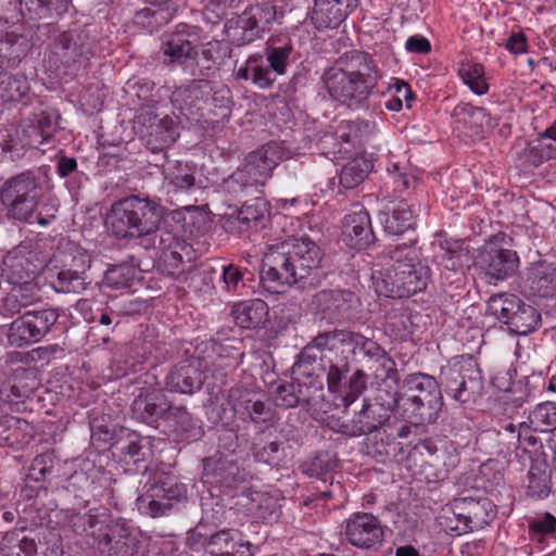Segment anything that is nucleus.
Here are the masks:
<instances>
[{
	"label": "nucleus",
	"instance_id": "a18cd8bd",
	"mask_svg": "<svg viewBox=\"0 0 556 556\" xmlns=\"http://www.w3.org/2000/svg\"><path fill=\"white\" fill-rule=\"evenodd\" d=\"M148 7L136 12L135 22L149 33L156 31L172 21L176 13L173 0H147Z\"/></svg>",
	"mask_w": 556,
	"mask_h": 556
},
{
	"label": "nucleus",
	"instance_id": "bb28decb",
	"mask_svg": "<svg viewBox=\"0 0 556 556\" xmlns=\"http://www.w3.org/2000/svg\"><path fill=\"white\" fill-rule=\"evenodd\" d=\"M317 314L332 324L350 323L357 317L361 301L350 290H321L314 298Z\"/></svg>",
	"mask_w": 556,
	"mask_h": 556
},
{
	"label": "nucleus",
	"instance_id": "680f3d73",
	"mask_svg": "<svg viewBox=\"0 0 556 556\" xmlns=\"http://www.w3.org/2000/svg\"><path fill=\"white\" fill-rule=\"evenodd\" d=\"M519 309L509 321V329L519 336H527L534 331L541 323V314L532 305L521 301Z\"/></svg>",
	"mask_w": 556,
	"mask_h": 556
},
{
	"label": "nucleus",
	"instance_id": "603ef678",
	"mask_svg": "<svg viewBox=\"0 0 556 556\" xmlns=\"http://www.w3.org/2000/svg\"><path fill=\"white\" fill-rule=\"evenodd\" d=\"M167 428L180 432L181 440L186 442L198 441L203 435L201 420L193 417L182 405H175Z\"/></svg>",
	"mask_w": 556,
	"mask_h": 556
},
{
	"label": "nucleus",
	"instance_id": "13d9d810",
	"mask_svg": "<svg viewBox=\"0 0 556 556\" xmlns=\"http://www.w3.org/2000/svg\"><path fill=\"white\" fill-rule=\"evenodd\" d=\"M138 265L139 263L134 256H131V263L123 262L112 265L104 273L103 285L116 290L130 288L137 278Z\"/></svg>",
	"mask_w": 556,
	"mask_h": 556
},
{
	"label": "nucleus",
	"instance_id": "4be33fe9",
	"mask_svg": "<svg viewBox=\"0 0 556 556\" xmlns=\"http://www.w3.org/2000/svg\"><path fill=\"white\" fill-rule=\"evenodd\" d=\"M146 248L159 250L157 267L163 275L172 278L185 273V262H190L193 254L192 247L185 239L166 230L155 232Z\"/></svg>",
	"mask_w": 556,
	"mask_h": 556
},
{
	"label": "nucleus",
	"instance_id": "c756f323",
	"mask_svg": "<svg viewBox=\"0 0 556 556\" xmlns=\"http://www.w3.org/2000/svg\"><path fill=\"white\" fill-rule=\"evenodd\" d=\"M346 541L361 549L378 551L384 541L381 521L368 513H355L344 526Z\"/></svg>",
	"mask_w": 556,
	"mask_h": 556
},
{
	"label": "nucleus",
	"instance_id": "2f4dec72",
	"mask_svg": "<svg viewBox=\"0 0 556 556\" xmlns=\"http://www.w3.org/2000/svg\"><path fill=\"white\" fill-rule=\"evenodd\" d=\"M211 92V81L192 79L176 87L170 94V103L179 115L187 119H199L204 110V98Z\"/></svg>",
	"mask_w": 556,
	"mask_h": 556
},
{
	"label": "nucleus",
	"instance_id": "4d7b16f0",
	"mask_svg": "<svg viewBox=\"0 0 556 556\" xmlns=\"http://www.w3.org/2000/svg\"><path fill=\"white\" fill-rule=\"evenodd\" d=\"M194 166L176 162L174 167L164 170L168 192L186 193L195 187Z\"/></svg>",
	"mask_w": 556,
	"mask_h": 556
},
{
	"label": "nucleus",
	"instance_id": "412c9836",
	"mask_svg": "<svg viewBox=\"0 0 556 556\" xmlns=\"http://www.w3.org/2000/svg\"><path fill=\"white\" fill-rule=\"evenodd\" d=\"M187 497V489L176 477L162 472L154 482L137 498L138 509L152 518L168 515L174 504Z\"/></svg>",
	"mask_w": 556,
	"mask_h": 556
},
{
	"label": "nucleus",
	"instance_id": "09e8293b",
	"mask_svg": "<svg viewBox=\"0 0 556 556\" xmlns=\"http://www.w3.org/2000/svg\"><path fill=\"white\" fill-rule=\"evenodd\" d=\"M269 307L261 299L242 301L233 305L231 314L236 324L243 329H257L267 321Z\"/></svg>",
	"mask_w": 556,
	"mask_h": 556
},
{
	"label": "nucleus",
	"instance_id": "79ce46f5",
	"mask_svg": "<svg viewBox=\"0 0 556 556\" xmlns=\"http://www.w3.org/2000/svg\"><path fill=\"white\" fill-rule=\"evenodd\" d=\"M12 28L8 20L0 18V68L17 65L31 48L29 40Z\"/></svg>",
	"mask_w": 556,
	"mask_h": 556
},
{
	"label": "nucleus",
	"instance_id": "aec40b11",
	"mask_svg": "<svg viewBox=\"0 0 556 556\" xmlns=\"http://www.w3.org/2000/svg\"><path fill=\"white\" fill-rule=\"evenodd\" d=\"M439 383L448 397L462 405L473 403L483 388L481 372L471 362L441 367Z\"/></svg>",
	"mask_w": 556,
	"mask_h": 556
},
{
	"label": "nucleus",
	"instance_id": "20e7f679",
	"mask_svg": "<svg viewBox=\"0 0 556 556\" xmlns=\"http://www.w3.org/2000/svg\"><path fill=\"white\" fill-rule=\"evenodd\" d=\"M416 240L390 247L388 254L393 264L372 274L378 295L403 299L426 290L431 279V268L420 258Z\"/></svg>",
	"mask_w": 556,
	"mask_h": 556
},
{
	"label": "nucleus",
	"instance_id": "8fccbe9b",
	"mask_svg": "<svg viewBox=\"0 0 556 556\" xmlns=\"http://www.w3.org/2000/svg\"><path fill=\"white\" fill-rule=\"evenodd\" d=\"M130 353L138 364L151 362V367H155L163 356V349L160 345L154 329H146L136 336L130 342Z\"/></svg>",
	"mask_w": 556,
	"mask_h": 556
},
{
	"label": "nucleus",
	"instance_id": "052dcab7",
	"mask_svg": "<svg viewBox=\"0 0 556 556\" xmlns=\"http://www.w3.org/2000/svg\"><path fill=\"white\" fill-rule=\"evenodd\" d=\"M86 276H81L75 270L61 267L50 276V286L59 293H80L86 289Z\"/></svg>",
	"mask_w": 556,
	"mask_h": 556
},
{
	"label": "nucleus",
	"instance_id": "72a5a7b5",
	"mask_svg": "<svg viewBox=\"0 0 556 556\" xmlns=\"http://www.w3.org/2000/svg\"><path fill=\"white\" fill-rule=\"evenodd\" d=\"M471 261L470 248L466 239L445 238L440 240L433 255L434 264L443 271L453 273L460 281Z\"/></svg>",
	"mask_w": 556,
	"mask_h": 556
},
{
	"label": "nucleus",
	"instance_id": "de8ad7c7",
	"mask_svg": "<svg viewBox=\"0 0 556 556\" xmlns=\"http://www.w3.org/2000/svg\"><path fill=\"white\" fill-rule=\"evenodd\" d=\"M72 0H18V10L26 21L60 17L67 12Z\"/></svg>",
	"mask_w": 556,
	"mask_h": 556
},
{
	"label": "nucleus",
	"instance_id": "1a4fd4ad",
	"mask_svg": "<svg viewBox=\"0 0 556 556\" xmlns=\"http://www.w3.org/2000/svg\"><path fill=\"white\" fill-rule=\"evenodd\" d=\"M295 60L292 39L288 35H273L262 52L248 56L247 61L235 71L237 80L251 81L260 89L273 87L279 76L287 74Z\"/></svg>",
	"mask_w": 556,
	"mask_h": 556
},
{
	"label": "nucleus",
	"instance_id": "49530a36",
	"mask_svg": "<svg viewBox=\"0 0 556 556\" xmlns=\"http://www.w3.org/2000/svg\"><path fill=\"white\" fill-rule=\"evenodd\" d=\"M376 132L377 124L374 121L356 118L343 121L338 128L337 135L342 142L350 144L358 153H362Z\"/></svg>",
	"mask_w": 556,
	"mask_h": 556
},
{
	"label": "nucleus",
	"instance_id": "bf43d9fd",
	"mask_svg": "<svg viewBox=\"0 0 556 556\" xmlns=\"http://www.w3.org/2000/svg\"><path fill=\"white\" fill-rule=\"evenodd\" d=\"M220 278L227 292L241 294L248 283L253 281V274L247 267L229 263L222 266Z\"/></svg>",
	"mask_w": 556,
	"mask_h": 556
},
{
	"label": "nucleus",
	"instance_id": "39448f33",
	"mask_svg": "<svg viewBox=\"0 0 556 556\" xmlns=\"http://www.w3.org/2000/svg\"><path fill=\"white\" fill-rule=\"evenodd\" d=\"M70 526L77 535L92 539L97 556H137L142 548V532L124 519L108 514L75 513Z\"/></svg>",
	"mask_w": 556,
	"mask_h": 556
},
{
	"label": "nucleus",
	"instance_id": "864d4df0",
	"mask_svg": "<svg viewBox=\"0 0 556 556\" xmlns=\"http://www.w3.org/2000/svg\"><path fill=\"white\" fill-rule=\"evenodd\" d=\"M222 190L229 200L241 202L244 198L262 192L255 179H252L241 167H238L231 175L222 182Z\"/></svg>",
	"mask_w": 556,
	"mask_h": 556
},
{
	"label": "nucleus",
	"instance_id": "c85d7f7f",
	"mask_svg": "<svg viewBox=\"0 0 556 556\" xmlns=\"http://www.w3.org/2000/svg\"><path fill=\"white\" fill-rule=\"evenodd\" d=\"M289 156L290 151L282 142L270 141L249 152L240 167L255 179L260 188H263L265 181L271 177L273 170Z\"/></svg>",
	"mask_w": 556,
	"mask_h": 556
},
{
	"label": "nucleus",
	"instance_id": "a211bd4d",
	"mask_svg": "<svg viewBox=\"0 0 556 556\" xmlns=\"http://www.w3.org/2000/svg\"><path fill=\"white\" fill-rule=\"evenodd\" d=\"M450 529L457 535L483 529L496 516V505L479 489L464 491L450 503Z\"/></svg>",
	"mask_w": 556,
	"mask_h": 556
},
{
	"label": "nucleus",
	"instance_id": "dca6fc26",
	"mask_svg": "<svg viewBox=\"0 0 556 556\" xmlns=\"http://www.w3.org/2000/svg\"><path fill=\"white\" fill-rule=\"evenodd\" d=\"M277 22V7L270 1L248 5L241 14L225 24V34L231 45L244 47L262 39Z\"/></svg>",
	"mask_w": 556,
	"mask_h": 556
},
{
	"label": "nucleus",
	"instance_id": "2eb2a0df",
	"mask_svg": "<svg viewBox=\"0 0 556 556\" xmlns=\"http://www.w3.org/2000/svg\"><path fill=\"white\" fill-rule=\"evenodd\" d=\"M59 309L48 304L28 307L9 325L5 338L13 348H27L40 342L58 328Z\"/></svg>",
	"mask_w": 556,
	"mask_h": 556
},
{
	"label": "nucleus",
	"instance_id": "cd10ccee",
	"mask_svg": "<svg viewBox=\"0 0 556 556\" xmlns=\"http://www.w3.org/2000/svg\"><path fill=\"white\" fill-rule=\"evenodd\" d=\"M175 405L169 402L162 390L141 391L130 405L131 418L159 429L167 428Z\"/></svg>",
	"mask_w": 556,
	"mask_h": 556
},
{
	"label": "nucleus",
	"instance_id": "4c0bfd02",
	"mask_svg": "<svg viewBox=\"0 0 556 556\" xmlns=\"http://www.w3.org/2000/svg\"><path fill=\"white\" fill-rule=\"evenodd\" d=\"M11 286L12 288L0 303V315L10 317L27 311L28 307L40 305L38 303L41 299L40 287L35 281V278L11 283Z\"/></svg>",
	"mask_w": 556,
	"mask_h": 556
},
{
	"label": "nucleus",
	"instance_id": "f03ea898",
	"mask_svg": "<svg viewBox=\"0 0 556 556\" xmlns=\"http://www.w3.org/2000/svg\"><path fill=\"white\" fill-rule=\"evenodd\" d=\"M380 78L372 55L357 49L343 52L321 75L331 100L352 110L369 109V98L379 92Z\"/></svg>",
	"mask_w": 556,
	"mask_h": 556
},
{
	"label": "nucleus",
	"instance_id": "69168bd1",
	"mask_svg": "<svg viewBox=\"0 0 556 556\" xmlns=\"http://www.w3.org/2000/svg\"><path fill=\"white\" fill-rule=\"evenodd\" d=\"M2 556H37V545L34 539H28L17 532H7L0 547Z\"/></svg>",
	"mask_w": 556,
	"mask_h": 556
},
{
	"label": "nucleus",
	"instance_id": "7c9ffc66",
	"mask_svg": "<svg viewBox=\"0 0 556 556\" xmlns=\"http://www.w3.org/2000/svg\"><path fill=\"white\" fill-rule=\"evenodd\" d=\"M36 261L33 242L24 240L3 256L0 276L9 285L35 278L40 269Z\"/></svg>",
	"mask_w": 556,
	"mask_h": 556
},
{
	"label": "nucleus",
	"instance_id": "58836bf2",
	"mask_svg": "<svg viewBox=\"0 0 556 556\" xmlns=\"http://www.w3.org/2000/svg\"><path fill=\"white\" fill-rule=\"evenodd\" d=\"M358 7V0H314L312 23L318 30L337 28Z\"/></svg>",
	"mask_w": 556,
	"mask_h": 556
},
{
	"label": "nucleus",
	"instance_id": "393cba45",
	"mask_svg": "<svg viewBox=\"0 0 556 556\" xmlns=\"http://www.w3.org/2000/svg\"><path fill=\"white\" fill-rule=\"evenodd\" d=\"M61 115L55 110H42L27 118L17 130L21 150L50 148L54 144V135L59 129Z\"/></svg>",
	"mask_w": 556,
	"mask_h": 556
},
{
	"label": "nucleus",
	"instance_id": "5fc2aeb1",
	"mask_svg": "<svg viewBox=\"0 0 556 556\" xmlns=\"http://www.w3.org/2000/svg\"><path fill=\"white\" fill-rule=\"evenodd\" d=\"M29 83L23 74L0 72V102H28Z\"/></svg>",
	"mask_w": 556,
	"mask_h": 556
},
{
	"label": "nucleus",
	"instance_id": "473e14b6",
	"mask_svg": "<svg viewBox=\"0 0 556 556\" xmlns=\"http://www.w3.org/2000/svg\"><path fill=\"white\" fill-rule=\"evenodd\" d=\"M323 388L321 378L308 381L295 376L290 381L280 380L274 391L276 405L286 409L308 405L315 399L316 393L323 391Z\"/></svg>",
	"mask_w": 556,
	"mask_h": 556
},
{
	"label": "nucleus",
	"instance_id": "338daca9",
	"mask_svg": "<svg viewBox=\"0 0 556 556\" xmlns=\"http://www.w3.org/2000/svg\"><path fill=\"white\" fill-rule=\"evenodd\" d=\"M521 301L514 294H498L491 296L488 308L500 321L509 326V321L516 311L519 309Z\"/></svg>",
	"mask_w": 556,
	"mask_h": 556
},
{
	"label": "nucleus",
	"instance_id": "f257e3e1",
	"mask_svg": "<svg viewBox=\"0 0 556 556\" xmlns=\"http://www.w3.org/2000/svg\"><path fill=\"white\" fill-rule=\"evenodd\" d=\"M324 252L307 236L269 244L262 258L260 280L273 294L319 283Z\"/></svg>",
	"mask_w": 556,
	"mask_h": 556
},
{
	"label": "nucleus",
	"instance_id": "a19ab883",
	"mask_svg": "<svg viewBox=\"0 0 556 556\" xmlns=\"http://www.w3.org/2000/svg\"><path fill=\"white\" fill-rule=\"evenodd\" d=\"M518 460L528 456L530 469L528 472L527 495L534 500H544L552 493V471L546 454H516Z\"/></svg>",
	"mask_w": 556,
	"mask_h": 556
},
{
	"label": "nucleus",
	"instance_id": "7ed1b4c3",
	"mask_svg": "<svg viewBox=\"0 0 556 556\" xmlns=\"http://www.w3.org/2000/svg\"><path fill=\"white\" fill-rule=\"evenodd\" d=\"M346 329L318 332L312 346L319 354L321 369L326 372L328 390L338 394L345 408L352 405L366 390L367 376L362 369L348 379L350 361L345 354Z\"/></svg>",
	"mask_w": 556,
	"mask_h": 556
},
{
	"label": "nucleus",
	"instance_id": "ddd939ff",
	"mask_svg": "<svg viewBox=\"0 0 556 556\" xmlns=\"http://www.w3.org/2000/svg\"><path fill=\"white\" fill-rule=\"evenodd\" d=\"M42 177L37 170H24L0 186V201L9 218L29 222L42 193Z\"/></svg>",
	"mask_w": 556,
	"mask_h": 556
},
{
	"label": "nucleus",
	"instance_id": "f3484780",
	"mask_svg": "<svg viewBox=\"0 0 556 556\" xmlns=\"http://www.w3.org/2000/svg\"><path fill=\"white\" fill-rule=\"evenodd\" d=\"M195 354L204 371L210 370L214 387L222 389L227 386L237 367L242 363L244 353L240 342L231 339L219 341L208 339L195 346Z\"/></svg>",
	"mask_w": 556,
	"mask_h": 556
},
{
	"label": "nucleus",
	"instance_id": "f8f14e48",
	"mask_svg": "<svg viewBox=\"0 0 556 556\" xmlns=\"http://www.w3.org/2000/svg\"><path fill=\"white\" fill-rule=\"evenodd\" d=\"M59 471L65 477L61 492L65 497H73L74 505L86 507L91 500L102 502L111 495V491L105 488L104 472L96 466L94 460L83 456L65 459Z\"/></svg>",
	"mask_w": 556,
	"mask_h": 556
},
{
	"label": "nucleus",
	"instance_id": "ea45409f",
	"mask_svg": "<svg viewBox=\"0 0 556 556\" xmlns=\"http://www.w3.org/2000/svg\"><path fill=\"white\" fill-rule=\"evenodd\" d=\"M523 291L531 296L553 298L556 295V266L539 261L527 268Z\"/></svg>",
	"mask_w": 556,
	"mask_h": 556
},
{
	"label": "nucleus",
	"instance_id": "37998d69",
	"mask_svg": "<svg viewBox=\"0 0 556 556\" xmlns=\"http://www.w3.org/2000/svg\"><path fill=\"white\" fill-rule=\"evenodd\" d=\"M425 424H403L395 429V432L389 433L390 445L396 440L399 452H438L440 448L435 441L429 437L420 426Z\"/></svg>",
	"mask_w": 556,
	"mask_h": 556
},
{
	"label": "nucleus",
	"instance_id": "e2e57ef3",
	"mask_svg": "<svg viewBox=\"0 0 556 556\" xmlns=\"http://www.w3.org/2000/svg\"><path fill=\"white\" fill-rule=\"evenodd\" d=\"M55 172L61 178L72 177L66 181L70 190L79 189L84 181H88V176L78 170L77 160L74 156H68L63 151H60L54 159Z\"/></svg>",
	"mask_w": 556,
	"mask_h": 556
},
{
	"label": "nucleus",
	"instance_id": "c03bdc74",
	"mask_svg": "<svg viewBox=\"0 0 556 556\" xmlns=\"http://www.w3.org/2000/svg\"><path fill=\"white\" fill-rule=\"evenodd\" d=\"M269 215L268 204L264 198L255 197L252 203L244 201L240 210L229 215L226 220V227L229 230L239 232L257 228L258 224Z\"/></svg>",
	"mask_w": 556,
	"mask_h": 556
},
{
	"label": "nucleus",
	"instance_id": "a878e982",
	"mask_svg": "<svg viewBox=\"0 0 556 556\" xmlns=\"http://www.w3.org/2000/svg\"><path fill=\"white\" fill-rule=\"evenodd\" d=\"M202 464L206 481L226 489H237L253 476L251 470L240 463L238 454H214L203 458Z\"/></svg>",
	"mask_w": 556,
	"mask_h": 556
},
{
	"label": "nucleus",
	"instance_id": "5701e85b",
	"mask_svg": "<svg viewBox=\"0 0 556 556\" xmlns=\"http://www.w3.org/2000/svg\"><path fill=\"white\" fill-rule=\"evenodd\" d=\"M345 354L352 355L356 363L367 365H379L384 375L381 377L384 383L393 382L399 384V371L396 364L386 350L375 340L365 337L361 332L348 330L345 341Z\"/></svg>",
	"mask_w": 556,
	"mask_h": 556
},
{
	"label": "nucleus",
	"instance_id": "3c124183",
	"mask_svg": "<svg viewBox=\"0 0 556 556\" xmlns=\"http://www.w3.org/2000/svg\"><path fill=\"white\" fill-rule=\"evenodd\" d=\"M452 117L458 126L469 129L475 136L481 135L484 127L491 126V117L486 110L470 103H458L452 112Z\"/></svg>",
	"mask_w": 556,
	"mask_h": 556
},
{
	"label": "nucleus",
	"instance_id": "b1692460",
	"mask_svg": "<svg viewBox=\"0 0 556 556\" xmlns=\"http://www.w3.org/2000/svg\"><path fill=\"white\" fill-rule=\"evenodd\" d=\"M505 233L492 236L480 249L476 265L479 269L494 280H506L519 267L517 252L503 247Z\"/></svg>",
	"mask_w": 556,
	"mask_h": 556
},
{
	"label": "nucleus",
	"instance_id": "f704fd0d",
	"mask_svg": "<svg viewBox=\"0 0 556 556\" xmlns=\"http://www.w3.org/2000/svg\"><path fill=\"white\" fill-rule=\"evenodd\" d=\"M203 382L204 369L195 353L174 365L165 376L167 390L181 394H193Z\"/></svg>",
	"mask_w": 556,
	"mask_h": 556
},
{
	"label": "nucleus",
	"instance_id": "4468645a",
	"mask_svg": "<svg viewBox=\"0 0 556 556\" xmlns=\"http://www.w3.org/2000/svg\"><path fill=\"white\" fill-rule=\"evenodd\" d=\"M202 33L198 25L178 23L162 41L160 51L163 64L180 67L193 77L204 75L203 71L199 70V43L202 40Z\"/></svg>",
	"mask_w": 556,
	"mask_h": 556
},
{
	"label": "nucleus",
	"instance_id": "423d86ee",
	"mask_svg": "<svg viewBox=\"0 0 556 556\" xmlns=\"http://www.w3.org/2000/svg\"><path fill=\"white\" fill-rule=\"evenodd\" d=\"M165 207L160 199L143 194H131L112 203L105 225L118 240H144L147 243L160 231Z\"/></svg>",
	"mask_w": 556,
	"mask_h": 556
},
{
	"label": "nucleus",
	"instance_id": "0eeeda50",
	"mask_svg": "<svg viewBox=\"0 0 556 556\" xmlns=\"http://www.w3.org/2000/svg\"><path fill=\"white\" fill-rule=\"evenodd\" d=\"M106 43L108 38L101 36L94 24L68 29L54 36L49 46L48 63L55 70L63 67L64 74H73L86 68L91 59L100 56Z\"/></svg>",
	"mask_w": 556,
	"mask_h": 556
},
{
	"label": "nucleus",
	"instance_id": "c9c22d12",
	"mask_svg": "<svg viewBox=\"0 0 556 556\" xmlns=\"http://www.w3.org/2000/svg\"><path fill=\"white\" fill-rule=\"evenodd\" d=\"M342 241L353 250L363 251L372 247L377 240L371 218L364 207L348 213L343 218Z\"/></svg>",
	"mask_w": 556,
	"mask_h": 556
},
{
	"label": "nucleus",
	"instance_id": "9b49d317",
	"mask_svg": "<svg viewBox=\"0 0 556 556\" xmlns=\"http://www.w3.org/2000/svg\"><path fill=\"white\" fill-rule=\"evenodd\" d=\"M393 412L397 413L396 400L392 392L379 388L372 399H365L361 410L349 424H342L340 431L350 437L367 434L372 441L374 452H382L390 446V437L381 427L390 419Z\"/></svg>",
	"mask_w": 556,
	"mask_h": 556
},
{
	"label": "nucleus",
	"instance_id": "6e6552de",
	"mask_svg": "<svg viewBox=\"0 0 556 556\" xmlns=\"http://www.w3.org/2000/svg\"><path fill=\"white\" fill-rule=\"evenodd\" d=\"M392 394L397 413L414 424L435 422L444 406L439 381L421 371L406 375Z\"/></svg>",
	"mask_w": 556,
	"mask_h": 556
},
{
	"label": "nucleus",
	"instance_id": "0e129e2a",
	"mask_svg": "<svg viewBox=\"0 0 556 556\" xmlns=\"http://www.w3.org/2000/svg\"><path fill=\"white\" fill-rule=\"evenodd\" d=\"M458 74L463 83L477 96H483L489 91L484 66L477 62L462 63Z\"/></svg>",
	"mask_w": 556,
	"mask_h": 556
},
{
	"label": "nucleus",
	"instance_id": "9d476101",
	"mask_svg": "<svg viewBox=\"0 0 556 556\" xmlns=\"http://www.w3.org/2000/svg\"><path fill=\"white\" fill-rule=\"evenodd\" d=\"M205 416L212 425L226 427L236 416L254 424L271 422L275 410L270 404L260 399L254 382H247L237 383L229 389L227 404L211 400L205 405Z\"/></svg>",
	"mask_w": 556,
	"mask_h": 556
},
{
	"label": "nucleus",
	"instance_id": "774afa93",
	"mask_svg": "<svg viewBox=\"0 0 556 556\" xmlns=\"http://www.w3.org/2000/svg\"><path fill=\"white\" fill-rule=\"evenodd\" d=\"M528 419L534 430L552 432L556 430V402H543L530 412Z\"/></svg>",
	"mask_w": 556,
	"mask_h": 556
},
{
	"label": "nucleus",
	"instance_id": "e433bc0d",
	"mask_svg": "<svg viewBox=\"0 0 556 556\" xmlns=\"http://www.w3.org/2000/svg\"><path fill=\"white\" fill-rule=\"evenodd\" d=\"M416 216L415 204L401 199L384 204L378 213V220L386 235L399 237L415 229Z\"/></svg>",
	"mask_w": 556,
	"mask_h": 556
},
{
	"label": "nucleus",
	"instance_id": "6ab92c4d",
	"mask_svg": "<svg viewBox=\"0 0 556 556\" xmlns=\"http://www.w3.org/2000/svg\"><path fill=\"white\" fill-rule=\"evenodd\" d=\"M134 129L152 153H162L177 139L175 121L168 115H160L153 106H141L134 119Z\"/></svg>",
	"mask_w": 556,
	"mask_h": 556
},
{
	"label": "nucleus",
	"instance_id": "6e6d98bb",
	"mask_svg": "<svg viewBox=\"0 0 556 556\" xmlns=\"http://www.w3.org/2000/svg\"><path fill=\"white\" fill-rule=\"evenodd\" d=\"M372 168V162L362 155L351 159L339 172L338 178L340 190L356 188L364 181Z\"/></svg>",
	"mask_w": 556,
	"mask_h": 556
}]
</instances>
